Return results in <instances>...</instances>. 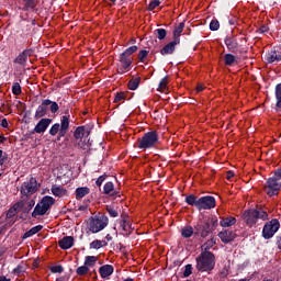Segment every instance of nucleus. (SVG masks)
<instances>
[{
	"label": "nucleus",
	"instance_id": "052dcab7",
	"mask_svg": "<svg viewBox=\"0 0 281 281\" xmlns=\"http://www.w3.org/2000/svg\"><path fill=\"white\" fill-rule=\"evenodd\" d=\"M13 273L15 276H21V273H23V267L18 266L16 268L13 269Z\"/></svg>",
	"mask_w": 281,
	"mask_h": 281
},
{
	"label": "nucleus",
	"instance_id": "a18cd8bd",
	"mask_svg": "<svg viewBox=\"0 0 281 281\" xmlns=\"http://www.w3.org/2000/svg\"><path fill=\"white\" fill-rule=\"evenodd\" d=\"M138 47L137 46H130L128 48H126L123 54H125V56H133V54H135L137 52Z\"/></svg>",
	"mask_w": 281,
	"mask_h": 281
},
{
	"label": "nucleus",
	"instance_id": "2eb2a0df",
	"mask_svg": "<svg viewBox=\"0 0 281 281\" xmlns=\"http://www.w3.org/2000/svg\"><path fill=\"white\" fill-rule=\"evenodd\" d=\"M23 205H25V201L24 200H20L16 203H14L8 211H7V215L5 218L10 220V218H14V216H16V214L19 212H21V210H23Z\"/></svg>",
	"mask_w": 281,
	"mask_h": 281
},
{
	"label": "nucleus",
	"instance_id": "f8f14e48",
	"mask_svg": "<svg viewBox=\"0 0 281 281\" xmlns=\"http://www.w3.org/2000/svg\"><path fill=\"white\" fill-rule=\"evenodd\" d=\"M210 234H212L210 220L198 222L194 225V236H200V238H207Z\"/></svg>",
	"mask_w": 281,
	"mask_h": 281
},
{
	"label": "nucleus",
	"instance_id": "bb28decb",
	"mask_svg": "<svg viewBox=\"0 0 281 281\" xmlns=\"http://www.w3.org/2000/svg\"><path fill=\"white\" fill-rule=\"evenodd\" d=\"M90 192H91V189H89V187L77 188L75 191L77 201L85 199V196H87V194H89Z\"/></svg>",
	"mask_w": 281,
	"mask_h": 281
},
{
	"label": "nucleus",
	"instance_id": "e433bc0d",
	"mask_svg": "<svg viewBox=\"0 0 281 281\" xmlns=\"http://www.w3.org/2000/svg\"><path fill=\"white\" fill-rule=\"evenodd\" d=\"M98 262V257L95 256H86L85 266L89 269V267H93Z\"/></svg>",
	"mask_w": 281,
	"mask_h": 281
},
{
	"label": "nucleus",
	"instance_id": "338daca9",
	"mask_svg": "<svg viewBox=\"0 0 281 281\" xmlns=\"http://www.w3.org/2000/svg\"><path fill=\"white\" fill-rule=\"evenodd\" d=\"M8 159V156H2L0 158V166H3V164H5V160Z\"/></svg>",
	"mask_w": 281,
	"mask_h": 281
},
{
	"label": "nucleus",
	"instance_id": "ddd939ff",
	"mask_svg": "<svg viewBox=\"0 0 281 281\" xmlns=\"http://www.w3.org/2000/svg\"><path fill=\"white\" fill-rule=\"evenodd\" d=\"M224 43L228 49V52H231V54H244L245 50L243 48H240V44H238V40H236V37L232 36V35H227L224 38Z\"/></svg>",
	"mask_w": 281,
	"mask_h": 281
},
{
	"label": "nucleus",
	"instance_id": "7ed1b4c3",
	"mask_svg": "<svg viewBox=\"0 0 281 281\" xmlns=\"http://www.w3.org/2000/svg\"><path fill=\"white\" fill-rule=\"evenodd\" d=\"M241 218L247 227H254L259 218L261 221H269V213L262 209H248L244 211Z\"/></svg>",
	"mask_w": 281,
	"mask_h": 281
},
{
	"label": "nucleus",
	"instance_id": "39448f33",
	"mask_svg": "<svg viewBox=\"0 0 281 281\" xmlns=\"http://www.w3.org/2000/svg\"><path fill=\"white\" fill-rule=\"evenodd\" d=\"M60 110V106L58 105V102L52 101L49 99H45L42 101V103L37 106L35 111L34 119L41 120V117H45L47 115L48 111L56 115L58 111Z\"/></svg>",
	"mask_w": 281,
	"mask_h": 281
},
{
	"label": "nucleus",
	"instance_id": "393cba45",
	"mask_svg": "<svg viewBox=\"0 0 281 281\" xmlns=\"http://www.w3.org/2000/svg\"><path fill=\"white\" fill-rule=\"evenodd\" d=\"M186 27V22H180L173 30V41L181 43V34H183V29Z\"/></svg>",
	"mask_w": 281,
	"mask_h": 281
},
{
	"label": "nucleus",
	"instance_id": "c85d7f7f",
	"mask_svg": "<svg viewBox=\"0 0 281 281\" xmlns=\"http://www.w3.org/2000/svg\"><path fill=\"white\" fill-rule=\"evenodd\" d=\"M85 133L89 135L91 132L87 131L85 125L78 126L74 132L75 139H82V137H85Z\"/></svg>",
	"mask_w": 281,
	"mask_h": 281
},
{
	"label": "nucleus",
	"instance_id": "423d86ee",
	"mask_svg": "<svg viewBox=\"0 0 281 281\" xmlns=\"http://www.w3.org/2000/svg\"><path fill=\"white\" fill-rule=\"evenodd\" d=\"M56 203V200L50 195H45L42 200L35 205L33 212L31 213L32 218H38V216H45L48 210H52V206Z\"/></svg>",
	"mask_w": 281,
	"mask_h": 281
},
{
	"label": "nucleus",
	"instance_id": "9d476101",
	"mask_svg": "<svg viewBox=\"0 0 281 281\" xmlns=\"http://www.w3.org/2000/svg\"><path fill=\"white\" fill-rule=\"evenodd\" d=\"M41 189V183L36 180V178L31 177L29 181L22 183L20 192L22 196H32V194H36V191Z\"/></svg>",
	"mask_w": 281,
	"mask_h": 281
},
{
	"label": "nucleus",
	"instance_id": "603ef678",
	"mask_svg": "<svg viewBox=\"0 0 281 281\" xmlns=\"http://www.w3.org/2000/svg\"><path fill=\"white\" fill-rule=\"evenodd\" d=\"M209 222L211 224V232L213 233L218 227V218L212 217Z\"/></svg>",
	"mask_w": 281,
	"mask_h": 281
},
{
	"label": "nucleus",
	"instance_id": "49530a36",
	"mask_svg": "<svg viewBox=\"0 0 281 281\" xmlns=\"http://www.w3.org/2000/svg\"><path fill=\"white\" fill-rule=\"evenodd\" d=\"M149 53L150 52L146 50V49L139 50V53H138V60H139V63H144V60H146V58L148 57Z\"/></svg>",
	"mask_w": 281,
	"mask_h": 281
},
{
	"label": "nucleus",
	"instance_id": "680f3d73",
	"mask_svg": "<svg viewBox=\"0 0 281 281\" xmlns=\"http://www.w3.org/2000/svg\"><path fill=\"white\" fill-rule=\"evenodd\" d=\"M226 179L229 181L232 179H234V171L229 170L226 172Z\"/></svg>",
	"mask_w": 281,
	"mask_h": 281
},
{
	"label": "nucleus",
	"instance_id": "7c9ffc66",
	"mask_svg": "<svg viewBox=\"0 0 281 281\" xmlns=\"http://www.w3.org/2000/svg\"><path fill=\"white\" fill-rule=\"evenodd\" d=\"M235 63H236V55L232 53H227L224 55V65H226V67H234Z\"/></svg>",
	"mask_w": 281,
	"mask_h": 281
},
{
	"label": "nucleus",
	"instance_id": "a211bd4d",
	"mask_svg": "<svg viewBox=\"0 0 281 281\" xmlns=\"http://www.w3.org/2000/svg\"><path fill=\"white\" fill-rule=\"evenodd\" d=\"M103 194H106L111 199H117V196H120V191L115 190V184L109 181L103 186Z\"/></svg>",
	"mask_w": 281,
	"mask_h": 281
},
{
	"label": "nucleus",
	"instance_id": "b1692460",
	"mask_svg": "<svg viewBox=\"0 0 281 281\" xmlns=\"http://www.w3.org/2000/svg\"><path fill=\"white\" fill-rule=\"evenodd\" d=\"M119 63H121L124 69H131L133 66V58L124 53H121L119 56Z\"/></svg>",
	"mask_w": 281,
	"mask_h": 281
},
{
	"label": "nucleus",
	"instance_id": "864d4df0",
	"mask_svg": "<svg viewBox=\"0 0 281 281\" xmlns=\"http://www.w3.org/2000/svg\"><path fill=\"white\" fill-rule=\"evenodd\" d=\"M192 276V265L188 263L184 268L183 277L190 278Z\"/></svg>",
	"mask_w": 281,
	"mask_h": 281
},
{
	"label": "nucleus",
	"instance_id": "412c9836",
	"mask_svg": "<svg viewBox=\"0 0 281 281\" xmlns=\"http://www.w3.org/2000/svg\"><path fill=\"white\" fill-rule=\"evenodd\" d=\"M266 60L267 63H269L270 65L273 64V63H280L281 60V53L278 54V50L276 49H271V50H268L266 53Z\"/></svg>",
	"mask_w": 281,
	"mask_h": 281
},
{
	"label": "nucleus",
	"instance_id": "4c0bfd02",
	"mask_svg": "<svg viewBox=\"0 0 281 281\" xmlns=\"http://www.w3.org/2000/svg\"><path fill=\"white\" fill-rule=\"evenodd\" d=\"M109 216H111V218H117L120 216V212H117V210H115L113 206L108 205L105 207Z\"/></svg>",
	"mask_w": 281,
	"mask_h": 281
},
{
	"label": "nucleus",
	"instance_id": "aec40b11",
	"mask_svg": "<svg viewBox=\"0 0 281 281\" xmlns=\"http://www.w3.org/2000/svg\"><path fill=\"white\" fill-rule=\"evenodd\" d=\"M120 226L123 232L126 233V236H131V234L133 233V225L131 224V221H128L127 215L123 216V218L120 221Z\"/></svg>",
	"mask_w": 281,
	"mask_h": 281
},
{
	"label": "nucleus",
	"instance_id": "3c124183",
	"mask_svg": "<svg viewBox=\"0 0 281 281\" xmlns=\"http://www.w3.org/2000/svg\"><path fill=\"white\" fill-rule=\"evenodd\" d=\"M90 249H102V240L95 239L90 243Z\"/></svg>",
	"mask_w": 281,
	"mask_h": 281
},
{
	"label": "nucleus",
	"instance_id": "8fccbe9b",
	"mask_svg": "<svg viewBox=\"0 0 281 281\" xmlns=\"http://www.w3.org/2000/svg\"><path fill=\"white\" fill-rule=\"evenodd\" d=\"M49 270L52 273H63V271H65V268L61 265H58V266H52Z\"/></svg>",
	"mask_w": 281,
	"mask_h": 281
},
{
	"label": "nucleus",
	"instance_id": "e2e57ef3",
	"mask_svg": "<svg viewBox=\"0 0 281 281\" xmlns=\"http://www.w3.org/2000/svg\"><path fill=\"white\" fill-rule=\"evenodd\" d=\"M0 126H2V128H8V119H2Z\"/></svg>",
	"mask_w": 281,
	"mask_h": 281
},
{
	"label": "nucleus",
	"instance_id": "6e6d98bb",
	"mask_svg": "<svg viewBox=\"0 0 281 281\" xmlns=\"http://www.w3.org/2000/svg\"><path fill=\"white\" fill-rule=\"evenodd\" d=\"M24 56L27 58H30V56H34V48H25L23 52Z\"/></svg>",
	"mask_w": 281,
	"mask_h": 281
},
{
	"label": "nucleus",
	"instance_id": "4d7b16f0",
	"mask_svg": "<svg viewBox=\"0 0 281 281\" xmlns=\"http://www.w3.org/2000/svg\"><path fill=\"white\" fill-rule=\"evenodd\" d=\"M267 32H269V26H267V25H261V26L257 30V34H267Z\"/></svg>",
	"mask_w": 281,
	"mask_h": 281
},
{
	"label": "nucleus",
	"instance_id": "de8ad7c7",
	"mask_svg": "<svg viewBox=\"0 0 281 281\" xmlns=\"http://www.w3.org/2000/svg\"><path fill=\"white\" fill-rule=\"evenodd\" d=\"M166 87H168V77H164L159 85H158V91H165Z\"/></svg>",
	"mask_w": 281,
	"mask_h": 281
},
{
	"label": "nucleus",
	"instance_id": "a19ab883",
	"mask_svg": "<svg viewBox=\"0 0 281 281\" xmlns=\"http://www.w3.org/2000/svg\"><path fill=\"white\" fill-rule=\"evenodd\" d=\"M220 29H221V23L218 22V20H212L210 23L211 32H218Z\"/></svg>",
	"mask_w": 281,
	"mask_h": 281
},
{
	"label": "nucleus",
	"instance_id": "9b49d317",
	"mask_svg": "<svg viewBox=\"0 0 281 281\" xmlns=\"http://www.w3.org/2000/svg\"><path fill=\"white\" fill-rule=\"evenodd\" d=\"M263 190L266 194H268V196H278L281 190L280 180H277L276 178H268L263 187Z\"/></svg>",
	"mask_w": 281,
	"mask_h": 281
},
{
	"label": "nucleus",
	"instance_id": "5701e85b",
	"mask_svg": "<svg viewBox=\"0 0 281 281\" xmlns=\"http://www.w3.org/2000/svg\"><path fill=\"white\" fill-rule=\"evenodd\" d=\"M114 271L115 268H113L112 265H104L99 268V273L103 280L109 278L110 276H113Z\"/></svg>",
	"mask_w": 281,
	"mask_h": 281
},
{
	"label": "nucleus",
	"instance_id": "4be33fe9",
	"mask_svg": "<svg viewBox=\"0 0 281 281\" xmlns=\"http://www.w3.org/2000/svg\"><path fill=\"white\" fill-rule=\"evenodd\" d=\"M74 241H75L74 236H65L58 241V245L60 249L67 250L74 247Z\"/></svg>",
	"mask_w": 281,
	"mask_h": 281
},
{
	"label": "nucleus",
	"instance_id": "c9c22d12",
	"mask_svg": "<svg viewBox=\"0 0 281 281\" xmlns=\"http://www.w3.org/2000/svg\"><path fill=\"white\" fill-rule=\"evenodd\" d=\"M34 205H36V201H34V200H30L26 203V205H25V202H24V205L22 207L23 214H30V212H32V210L34 209Z\"/></svg>",
	"mask_w": 281,
	"mask_h": 281
},
{
	"label": "nucleus",
	"instance_id": "dca6fc26",
	"mask_svg": "<svg viewBox=\"0 0 281 281\" xmlns=\"http://www.w3.org/2000/svg\"><path fill=\"white\" fill-rule=\"evenodd\" d=\"M217 236L224 245H229L236 238V233L232 229H223Z\"/></svg>",
	"mask_w": 281,
	"mask_h": 281
},
{
	"label": "nucleus",
	"instance_id": "cd10ccee",
	"mask_svg": "<svg viewBox=\"0 0 281 281\" xmlns=\"http://www.w3.org/2000/svg\"><path fill=\"white\" fill-rule=\"evenodd\" d=\"M41 229H43V225H37V226L32 227L30 231H27L23 234L22 240L32 238V236L38 234V232H41Z\"/></svg>",
	"mask_w": 281,
	"mask_h": 281
},
{
	"label": "nucleus",
	"instance_id": "0eeeda50",
	"mask_svg": "<svg viewBox=\"0 0 281 281\" xmlns=\"http://www.w3.org/2000/svg\"><path fill=\"white\" fill-rule=\"evenodd\" d=\"M48 133L52 135V137H56L57 135V142H60V139H63V137L69 133V116H61L60 124H53Z\"/></svg>",
	"mask_w": 281,
	"mask_h": 281
},
{
	"label": "nucleus",
	"instance_id": "f704fd0d",
	"mask_svg": "<svg viewBox=\"0 0 281 281\" xmlns=\"http://www.w3.org/2000/svg\"><path fill=\"white\" fill-rule=\"evenodd\" d=\"M14 65H21V67H25L27 65V59L24 56L23 53H20L14 59H13Z\"/></svg>",
	"mask_w": 281,
	"mask_h": 281
},
{
	"label": "nucleus",
	"instance_id": "20e7f679",
	"mask_svg": "<svg viewBox=\"0 0 281 281\" xmlns=\"http://www.w3.org/2000/svg\"><path fill=\"white\" fill-rule=\"evenodd\" d=\"M156 146H159V133L157 131L147 132L137 140V148L139 150H148L156 148Z\"/></svg>",
	"mask_w": 281,
	"mask_h": 281
},
{
	"label": "nucleus",
	"instance_id": "0e129e2a",
	"mask_svg": "<svg viewBox=\"0 0 281 281\" xmlns=\"http://www.w3.org/2000/svg\"><path fill=\"white\" fill-rule=\"evenodd\" d=\"M63 117H68V122H69V120H70V117H71V115L69 114V108H67V109L64 111Z\"/></svg>",
	"mask_w": 281,
	"mask_h": 281
},
{
	"label": "nucleus",
	"instance_id": "79ce46f5",
	"mask_svg": "<svg viewBox=\"0 0 281 281\" xmlns=\"http://www.w3.org/2000/svg\"><path fill=\"white\" fill-rule=\"evenodd\" d=\"M76 273H77V276H87V273H89V268H88V266H81V267H78L77 269H76Z\"/></svg>",
	"mask_w": 281,
	"mask_h": 281
},
{
	"label": "nucleus",
	"instance_id": "f03ea898",
	"mask_svg": "<svg viewBox=\"0 0 281 281\" xmlns=\"http://www.w3.org/2000/svg\"><path fill=\"white\" fill-rule=\"evenodd\" d=\"M195 262V269L201 273H210L216 267V256L212 251L204 250L196 257Z\"/></svg>",
	"mask_w": 281,
	"mask_h": 281
},
{
	"label": "nucleus",
	"instance_id": "13d9d810",
	"mask_svg": "<svg viewBox=\"0 0 281 281\" xmlns=\"http://www.w3.org/2000/svg\"><path fill=\"white\" fill-rule=\"evenodd\" d=\"M272 179H277V181H280L281 179V167L274 170V176Z\"/></svg>",
	"mask_w": 281,
	"mask_h": 281
},
{
	"label": "nucleus",
	"instance_id": "4468645a",
	"mask_svg": "<svg viewBox=\"0 0 281 281\" xmlns=\"http://www.w3.org/2000/svg\"><path fill=\"white\" fill-rule=\"evenodd\" d=\"M54 120L52 119H41L35 127L31 131V135H34L35 133H45L47 128H49V124H52Z\"/></svg>",
	"mask_w": 281,
	"mask_h": 281
},
{
	"label": "nucleus",
	"instance_id": "69168bd1",
	"mask_svg": "<svg viewBox=\"0 0 281 281\" xmlns=\"http://www.w3.org/2000/svg\"><path fill=\"white\" fill-rule=\"evenodd\" d=\"M203 89H205V87H203V85L199 83V85L196 86L195 91H196V93H201V91H203Z\"/></svg>",
	"mask_w": 281,
	"mask_h": 281
},
{
	"label": "nucleus",
	"instance_id": "f257e3e1",
	"mask_svg": "<svg viewBox=\"0 0 281 281\" xmlns=\"http://www.w3.org/2000/svg\"><path fill=\"white\" fill-rule=\"evenodd\" d=\"M184 203L191 205V207H196L199 212L203 210H214V207H216V199L212 195L198 198L194 193H191L184 198Z\"/></svg>",
	"mask_w": 281,
	"mask_h": 281
},
{
	"label": "nucleus",
	"instance_id": "a878e982",
	"mask_svg": "<svg viewBox=\"0 0 281 281\" xmlns=\"http://www.w3.org/2000/svg\"><path fill=\"white\" fill-rule=\"evenodd\" d=\"M274 95H276V111L277 113H281V82L276 86L274 89Z\"/></svg>",
	"mask_w": 281,
	"mask_h": 281
},
{
	"label": "nucleus",
	"instance_id": "473e14b6",
	"mask_svg": "<svg viewBox=\"0 0 281 281\" xmlns=\"http://www.w3.org/2000/svg\"><path fill=\"white\" fill-rule=\"evenodd\" d=\"M139 82H142V77L131 79L127 82V89H130V91H136V89H139Z\"/></svg>",
	"mask_w": 281,
	"mask_h": 281
},
{
	"label": "nucleus",
	"instance_id": "c756f323",
	"mask_svg": "<svg viewBox=\"0 0 281 281\" xmlns=\"http://www.w3.org/2000/svg\"><path fill=\"white\" fill-rule=\"evenodd\" d=\"M221 227H232V225H236V217H223L220 222Z\"/></svg>",
	"mask_w": 281,
	"mask_h": 281
},
{
	"label": "nucleus",
	"instance_id": "5fc2aeb1",
	"mask_svg": "<svg viewBox=\"0 0 281 281\" xmlns=\"http://www.w3.org/2000/svg\"><path fill=\"white\" fill-rule=\"evenodd\" d=\"M106 177H109L106 173L100 176L95 181V186H98V188H100L102 186V183H104V181H106Z\"/></svg>",
	"mask_w": 281,
	"mask_h": 281
},
{
	"label": "nucleus",
	"instance_id": "2f4dec72",
	"mask_svg": "<svg viewBox=\"0 0 281 281\" xmlns=\"http://www.w3.org/2000/svg\"><path fill=\"white\" fill-rule=\"evenodd\" d=\"M50 192L54 196H67V189H64L61 187H52Z\"/></svg>",
	"mask_w": 281,
	"mask_h": 281
},
{
	"label": "nucleus",
	"instance_id": "09e8293b",
	"mask_svg": "<svg viewBox=\"0 0 281 281\" xmlns=\"http://www.w3.org/2000/svg\"><path fill=\"white\" fill-rule=\"evenodd\" d=\"M159 5H161V1H159V0H153V1L148 4L147 10H148L149 12H153V10H155V8H159Z\"/></svg>",
	"mask_w": 281,
	"mask_h": 281
},
{
	"label": "nucleus",
	"instance_id": "bf43d9fd",
	"mask_svg": "<svg viewBox=\"0 0 281 281\" xmlns=\"http://www.w3.org/2000/svg\"><path fill=\"white\" fill-rule=\"evenodd\" d=\"M117 74H120L121 76H124V74H126V71H131V68H124V66L121 65L120 68H117Z\"/></svg>",
	"mask_w": 281,
	"mask_h": 281
},
{
	"label": "nucleus",
	"instance_id": "ea45409f",
	"mask_svg": "<svg viewBox=\"0 0 281 281\" xmlns=\"http://www.w3.org/2000/svg\"><path fill=\"white\" fill-rule=\"evenodd\" d=\"M216 245V237H211L206 244H204V251H210L212 247Z\"/></svg>",
	"mask_w": 281,
	"mask_h": 281
},
{
	"label": "nucleus",
	"instance_id": "37998d69",
	"mask_svg": "<svg viewBox=\"0 0 281 281\" xmlns=\"http://www.w3.org/2000/svg\"><path fill=\"white\" fill-rule=\"evenodd\" d=\"M21 85L19 82H14L12 86V93L13 95H21L22 93Z\"/></svg>",
	"mask_w": 281,
	"mask_h": 281
},
{
	"label": "nucleus",
	"instance_id": "6ab92c4d",
	"mask_svg": "<svg viewBox=\"0 0 281 281\" xmlns=\"http://www.w3.org/2000/svg\"><path fill=\"white\" fill-rule=\"evenodd\" d=\"M23 7L21 10L23 12H37L38 9L36 7L38 5V0H22Z\"/></svg>",
	"mask_w": 281,
	"mask_h": 281
},
{
	"label": "nucleus",
	"instance_id": "774afa93",
	"mask_svg": "<svg viewBox=\"0 0 281 281\" xmlns=\"http://www.w3.org/2000/svg\"><path fill=\"white\" fill-rule=\"evenodd\" d=\"M0 281H11V279H8L5 276H0Z\"/></svg>",
	"mask_w": 281,
	"mask_h": 281
},
{
	"label": "nucleus",
	"instance_id": "72a5a7b5",
	"mask_svg": "<svg viewBox=\"0 0 281 281\" xmlns=\"http://www.w3.org/2000/svg\"><path fill=\"white\" fill-rule=\"evenodd\" d=\"M181 236L182 238H192V236H194V227L192 226H184L181 229Z\"/></svg>",
	"mask_w": 281,
	"mask_h": 281
},
{
	"label": "nucleus",
	"instance_id": "58836bf2",
	"mask_svg": "<svg viewBox=\"0 0 281 281\" xmlns=\"http://www.w3.org/2000/svg\"><path fill=\"white\" fill-rule=\"evenodd\" d=\"M155 33L157 34V38L159 41H164V38L168 36V31H166V29H157Z\"/></svg>",
	"mask_w": 281,
	"mask_h": 281
},
{
	"label": "nucleus",
	"instance_id": "6e6552de",
	"mask_svg": "<svg viewBox=\"0 0 281 281\" xmlns=\"http://www.w3.org/2000/svg\"><path fill=\"white\" fill-rule=\"evenodd\" d=\"M109 225V216L101 215L100 217H89L87 227L91 234H99Z\"/></svg>",
	"mask_w": 281,
	"mask_h": 281
},
{
	"label": "nucleus",
	"instance_id": "c03bdc74",
	"mask_svg": "<svg viewBox=\"0 0 281 281\" xmlns=\"http://www.w3.org/2000/svg\"><path fill=\"white\" fill-rule=\"evenodd\" d=\"M122 100H126V92H116L114 97V103L122 102Z\"/></svg>",
	"mask_w": 281,
	"mask_h": 281
},
{
	"label": "nucleus",
	"instance_id": "f3484780",
	"mask_svg": "<svg viewBox=\"0 0 281 281\" xmlns=\"http://www.w3.org/2000/svg\"><path fill=\"white\" fill-rule=\"evenodd\" d=\"M177 45H180L178 40H173V41L169 42L168 44H166L160 49L161 56H170V55L175 54V50L177 49Z\"/></svg>",
	"mask_w": 281,
	"mask_h": 281
},
{
	"label": "nucleus",
	"instance_id": "1a4fd4ad",
	"mask_svg": "<svg viewBox=\"0 0 281 281\" xmlns=\"http://www.w3.org/2000/svg\"><path fill=\"white\" fill-rule=\"evenodd\" d=\"M280 229V221L278 218H272L271 221L267 222L262 228V238L265 240H270L273 238L278 231Z\"/></svg>",
	"mask_w": 281,
	"mask_h": 281
}]
</instances>
